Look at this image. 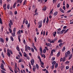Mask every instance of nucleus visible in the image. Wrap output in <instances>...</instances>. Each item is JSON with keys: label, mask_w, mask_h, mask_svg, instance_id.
Returning <instances> with one entry per match:
<instances>
[{"label": "nucleus", "mask_w": 73, "mask_h": 73, "mask_svg": "<svg viewBox=\"0 0 73 73\" xmlns=\"http://www.w3.org/2000/svg\"><path fill=\"white\" fill-rule=\"evenodd\" d=\"M56 32H54V33L53 34V36H54V37H55L56 36Z\"/></svg>", "instance_id": "36"}, {"label": "nucleus", "mask_w": 73, "mask_h": 73, "mask_svg": "<svg viewBox=\"0 0 73 73\" xmlns=\"http://www.w3.org/2000/svg\"><path fill=\"white\" fill-rule=\"evenodd\" d=\"M27 48L28 49V50H31V47H30L28 46H27Z\"/></svg>", "instance_id": "64"}, {"label": "nucleus", "mask_w": 73, "mask_h": 73, "mask_svg": "<svg viewBox=\"0 0 73 73\" xmlns=\"http://www.w3.org/2000/svg\"><path fill=\"white\" fill-rule=\"evenodd\" d=\"M33 47L35 50L36 51H37V49L36 48V47L35 46H33Z\"/></svg>", "instance_id": "45"}, {"label": "nucleus", "mask_w": 73, "mask_h": 73, "mask_svg": "<svg viewBox=\"0 0 73 73\" xmlns=\"http://www.w3.org/2000/svg\"><path fill=\"white\" fill-rule=\"evenodd\" d=\"M57 40V38H54V39L53 40V41H54V42H55V41H56V40Z\"/></svg>", "instance_id": "49"}, {"label": "nucleus", "mask_w": 73, "mask_h": 73, "mask_svg": "<svg viewBox=\"0 0 73 73\" xmlns=\"http://www.w3.org/2000/svg\"><path fill=\"white\" fill-rule=\"evenodd\" d=\"M26 3V0H25L23 2V5H25V4Z\"/></svg>", "instance_id": "58"}, {"label": "nucleus", "mask_w": 73, "mask_h": 73, "mask_svg": "<svg viewBox=\"0 0 73 73\" xmlns=\"http://www.w3.org/2000/svg\"><path fill=\"white\" fill-rule=\"evenodd\" d=\"M66 8H68L69 7V4H68V3H67L66 5Z\"/></svg>", "instance_id": "50"}, {"label": "nucleus", "mask_w": 73, "mask_h": 73, "mask_svg": "<svg viewBox=\"0 0 73 73\" xmlns=\"http://www.w3.org/2000/svg\"><path fill=\"white\" fill-rule=\"evenodd\" d=\"M26 57V58H27L28 60H30V58H29V56H28V55L27 56H26V57Z\"/></svg>", "instance_id": "55"}, {"label": "nucleus", "mask_w": 73, "mask_h": 73, "mask_svg": "<svg viewBox=\"0 0 73 73\" xmlns=\"http://www.w3.org/2000/svg\"><path fill=\"white\" fill-rule=\"evenodd\" d=\"M16 49L17 50H18V51H20V48H19V47L17 46L16 47Z\"/></svg>", "instance_id": "35"}, {"label": "nucleus", "mask_w": 73, "mask_h": 73, "mask_svg": "<svg viewBox=\"0 0 73 73\" xmlns=\"http://www.w3.org/2000/svg\"><path fill=\"white\" fill-rule=\"evenodd\" d=\"M0 24H3V23H2V20H1V18L0 17Z\"/></svg>", "instance_id": "46"}, {"label": "nucleus", "mask_w": 73, "mask_h": 73, "mask_svg": "<svg viewBox=\"0 0 73 73\" xmlns=\"http://www.w3.org/2000/svg\"><path fill=\"white\" fill-rule=\"evenodd\" d=\"M66 57H65H65H63V62H65V61H66Z\"/></svg>", "instance_id": "19"}, {"label": "nucleus", "mask_w": 73, "mask_h": 73, "mask_svg": "<svg viewBox=\"0 0 73 73\" xmlns=\"http://www.w3.org/2000/svg\"><path fill=\"white\" fill-rule=\"evenodd\" d=\"M1 72H2V73H6V72L3 70H1Z\"/></svg>", "instance_id": "61"}, {"label": "nucleus", "mask_w": 73, "mask_h": 73, "mask_svg": "<svg viewBox=\"0 0 73 73\" xmlns=\"http://www.w3.org/2000/svg\"><path fill=\"white\" fill-rule=\"evenodd\" d=\"M53 9H52L51 11H50V14H52L53 13Z\"/></svg>", "instance_id": "54"}, {"label": "nucleus", "mask_w": 73, "mask_h": 73, "mask_svg": "<svg viewBox=\"0 0 73 73\" xmlns=\"http://www.w3.org/2000/svg\"><path fill=\"white\" fill-rule=\"evenodd\" d=\"M47 46H49V47H51L52 46V44L49 43H48L47 44Z\"/></svg>", "instance_id": "27"}, {"label": "nucleus", "mask_w": 73, "mask_h": 73, "mask_svg": "<svg viewBox=\"0 0 73 73\" xmlns=\"http://www.w3.org/2000/svg\"><path fill=\"white\" fill-rule=\"evenodd\" d=\"M46 49H44L43 51V53H46Z\"/></svg>", "instance_id": "39"}, {"label": "nucleus", "mask_w": 73, "mask_h": 73, "mask_svg": "<svg viewBox=\"0 0 73 73\" xmlns=\"http://www.w3.org/2000/svg\"><path fill=\"white\" fill-rule=\"evenodd\" d=\"M48 41L50 42V43H51V40L50 38L48 39Z\"/></svg>", "instance_id": "47"}, {"label": "nucleus", "mask_w": 73, "mask_h": 73, "mask_svg": "<svg viewBox=\"0 0 73 73\" xmlns=\"http://www.w3.org/2000/svg\"><path fill=\"white\" fill-rule=\"evenodd\" d=\"M0 42H3V43H4V39L3 38H0Z\"/></svg>", "instance_id": "9"}, {"label": "nucleus", "mask_w": 73, "mask_h": 73, "mask_svg": "<svg viewBox=\"0 0 73 73\" xmlns=\"http://www.w3.org/2000/svg\"><path fill=\"white\" fill-rule=\"evenodd\" d=\"M7 55L9 57H11V53H9V48L7 49Z\"/></svg>", "instance_id": "4"}, {"label": "nucleus", "mask_w": 73, "mask_h": 73, "mask_svg": "<svg viewBox=\"0 0 73 73\" xmlns=\"http://www.w3.org/2000/svg\"><path fill=\"white\" fill-rule=\"evenodd\" d=\"M21 32V30H19V31H18L17 32V35H19H19H20L21 34V33L20 32Z\"/></svg>", "instance_id": "28"}, {"label": "nucleus", "mask_w": 73, "mask_h": 73, "mask_svg": "<svg viewBox=\"0 0 73 73\" xmlns=\"http://www.w3.org/2000/svg\"><path fill=\"white\" fill-rule=\"evenodd\" d=\"M1 68H4V64L1 63Z\"/></svg>", "instance_id": "52"}, {"label": "nucleus", "mask_w": 73, "mask_h": 73, "mask_svg": "<svg viewBox=\"0 0 73 73\" xmlns=\"http://www.w3.org/2000/svg\"><path fill=\"white\" fill-rule=\"evenodd\" d=\"M13 33H16V28L15 27L13 29Z\"/></svg>", "instance_id": "30"}, {"label": "nucleus", "mask_w": 73, "mask_h": 73, "mask_svg": "<svg viewBox=\"0 0 73 73\" xmlns=\"http://www.w3.org/2000/svg\"><path fill=\"white\" fill-rule=\"evenodd\" d=\"M6 6H7V4H5V5H3L4 9L5 11H6V9H7V7H6Z\"/></svg>", "instance_id": "10"}, {"label": "nucleus", "mask_w": 73, "mask_h": 73, "mask_svg": "<svg viewBox=\"0 0 73 73\" xmlns=\"http://www.w3.org/2000/svg\"><path fill=\"white\" fill-rule=\"evenodd\" d=\"M16 2H15L13 6V8H16Z\"/></svg>", "instance_id": "12"}, {"label": "nucleus", "mask_w": 73, "mask_h": 73, "mask_svg": "<svg viewBox=\"0 0 73 73\" xmlns=\"http://www.w3.org/2000/svg\"><path fill=\"white\" fill-rule=\"evenodd\" d=\"M44 11H46V7H44V8L42 9Z\"/></svg>", "instance_id": "43"}, {"label": "nucleus", "mask_w": 73, "mask_h": 73, "mask_svg": "<svg viewBox=\"0 0 73 73\" xmlns=\"http://www.w3.org/2000/svg\"><path fill=\"white\" fill-rule=\"evenodd\" d=\"M62 40L61 39H60L58 41V42H62Z\"/></svg>", "instance_id": "38"}, {"label": "nucleus", "mask_w": 73, "mask_h": 73, "mask_svg": "<svg viewBox=\"0 0 73 73\" xmlns=\"http://www.w3.org/2000/svg\"><path fill=\"white\" fill-rule=\"evenodd\" d=\"M25 23L26 24V25H27V24H28V21L27 20H26Z\"/></svg>", "instance_id": "57"}, {"label": "nucleus", "mask_w": 73, "mask_h": 73, "mask_svg": "<svg viewBox=\"0 0 73 73\" xmlns=\"http://www.w3.org/2000/svg\"><path fill=\"white\" fill-rule=\"evenodd\" d=\"M40 54L41 56L42 57H43V54H42V51H41Z\"/></svg>", "instance_id": "48"}, {"label": "nucleus", "mask_w": 73, "mask_h": 73, "mask_svg": "<svg viewBox=\"0 0 73 73\" xmlns=\"http://www.w3.org/2000/svg\"><path fill=\"white\" fill-rule=\"evenodd\" d=\"M19 54L20 56H21V57H22V54H21V52H19Z\"/></svg>", "instance_id": "62"}, {"label": "nucleus", "mask_w": 73, "mask_h": 73, "mask_svg": "<svg viewBox=\"0 0 73 73\" xmlns=\"http://www.w3.org/2000/svg\"><path fill=\"white\" fill-rule=\"evenodd\" d=\"M60 55V51H58V53L57 54V57H59Z\"/></svg>", "instance_id": "18"}, {"label": "nucleus", "mask_w": 73, "mask_h": 73, "mask_svg": "<svg viewBox=\"0 0 73 73\" xmlns=\"http://www.w3.org/2000/svg\"><path fill=\"white\" fill-rule=\"evenodd\" d=\"M55 52V50L54 49L52 50H51L50 55L51 56H52L53 54V52Z\"/></svg>", "instance_id": "7"}, {"label": "nucleus", "mask_w": 73, "mask_h": 73, "mask_svg": "<svg viewBox=\"0 0 73 73\" xmlns=\"http://www.w3.org/2000/svg\"><path fill=\"white\" fill-rule=\"evenodd\" d=\"M56 63V62L55 61H53L52 63V64L53 65H54Z\"/></svg>", "instance_id": "22"}, {"label": "nucleus", "mask_w": 73, "mask_h": 73, "mask_svg": "<svg viewBox=\"0 0 73 73\" xmlns=\"http://www.w3.org/2000/svg\"><path fill=\"white\" fill-rule=\"evenodd\" d=\"M9 52L10 53H11V54H13V52H12V50H9Z\"/></svg>", "instance_id": "37"}, {"label": "nucleus", "mask_w": 73, "mask_h": 73, "mask_svg": "<svg viewBox=\"0 0 73 73\" xmlns=\"http://www.w3.org/2000/svg\"><path fill=\"white\" fill-rule=\"evenodd\" d=\"M15 70H16V69H17V63H15Z\"/></svg>", "instance_id": "16"}, {"label": "nucleus", "mask_w": 73, "mask_h": 73, "mask_svg": "<svg viewBox=\"0 0 73 73\" xmlns=\"http://www.w3.org/2000/svg\"><path fill=\"white\" fill-rule=\"evenodd\" d=\"M23 0H17V3H19L20 4H21Z\"/></svg>", "instance_id": "8"}, {"label": "nucleus", "mask_w": 73, "mask_h": 73, "mask_svg": "<svg viewBox=\"0 0 73 73\" xmlns=\"http://www.w3.org/2000/svg\"><path fill=\"white\" fill-rule=\"evenodd\" d=\"M31 64L32 65H34V63H35V60L33 59H32L31 60Z\"/></svg>", "instance_id": "6"}, {"label": "nucleus", "mask_w": 73, "mask_h": 73, "mask_svg": "<svg viewBox=\"0 0 73 73\" xmlns=\"http://www.w3.org/2000/svg\"><path fill=\"white\" fill-rule=\"evenodd\" d=\"M31 50L32 52H35V50H34V49L33 48H31Z\"/></svg>", "instance_id": "44"}, {"label": "nucleus", "mask_w": 73, "mask_h": 73, "mask_svg": "<svg viewBox=\"0 0 73 73\" xmlns=\"http://www.w3.org/2000/svg\"><path fill=\"white\" fill-rule=\"evenodd\" d=\"M72 56H73V55L72 54H71L69 57V58H68L69 60H70V59H71V58H72Z\"/></svg>", "instance_id": "17"}, {"label": "nucleus", "mask_w": 73, "mask_h": 73, "mask_svg": "<svg viewBox=\"0 0 73 73\" xmlns=\"http://www.w3.org/2000/svg\"><path fill=\"white\" fill-rule=\"evenodd\" d=\"M70 50L68 51L67 52H66L65 54V56L66 57H68V55H69L70 54Z\"/></svg>", "instance_id": "5"}, {"label": "nucleus", "mask_w": 73, "mask_h": 73, "mask_svg": "<svg viewBox=\"0 0 73 73\" xmlns=\"http://www.w3.org/2000/svg\"><path fill=\"white\" fill-rule=\"evenodd\" d=\"M40 62L41 65H44V62H42L41 60H40Z\"/></svg>", "instance_id": "26"}, {"label": "nucleus", "mask_w": 73, "mask_h": 73, "mask_svg": "<svg viewBox=\"0 0 73 73\" xmlns=\"http://www.w3.org/2000/svg\"><path fill=\"white\" fill-rule=\"evenodd\" d=\"M38 59H39V61H41V58H40V56H38Z\"/></svg>", "instance_id": "41"}, {"label": "nucleus", "mask_w": 73, "mask_h": 73, "mask_svg": "<svg viewBox=\"0 0 73 73\" xmlns=\"http://www.w3.org/2000/svg\"><path fill=\"white\" fill-rule=\"evenodd\" d=\"M49 21V18L48 17H47V19H46V23H48V22Z\"/></svg>", "instance_id": "23"}, {"label": "nucleus", "mask_w": 73, "mask_h": 73, "mask_svg": "<svg viewBox=\"0 0 73 73\" xmlns=\"http://www.w3.org/2000/svg\"><path fill=\"white\" fill-rule=\"evenodd\" d=\"M21 37V35H18V39L19 40V42H20V41H21V40H20V37Z\"/></svg>", "instance_id": "11"}, {"label": "nucleus", "mask_w": 73, "mask_h": 73, "mask_svg": "<svg viewBox=\"0 0 73 73\" xmlns=\"http://www.w3.org/2000/svg\"><path fill=\"white\" fill-rule=\"evenodd\" d=\"M25 51L26 52H27L28 51V46H27V45H26L25 46Z\"/></svg>", "instance_id": "15"}, {"label": "nucleus", "mask_w": 73, "mask_h": 73, "mask_svg": "<svg viewBox=\"0 0 73 73\" xmlns=\"http://www.w3.org/2000/svg\"><path fill=\"white\" fill-rule=\"evenodd\" d=\"M10 38L11 39V40L12 41H14L13 37V36H10Z\"/></svg>", "instance_id": "21"}, {"label": "nucleus", "mask_w": 73, "mask_h": 73, "mask_svg": "<svg viewBox=\"0 0 73 73\" xmlns=\"http://www.w3.org/2000/svg\"><path fill=\"white\" fill-rule=\"evenodd\" d=\"M43 36H45V31H43Z\"/></svg>", "instance_id": "60"}, {"label": "nucleus", "mask_w": 73, "mask_h": 73, "mask_svg": "<svg viewBox=\"0 0 73 73\" xmlns=\"http://www.w3.org/2000/svg\"><path fill=\"white\" fill-rule=\"evenodd\" d=\"M51 60L52 61H53L54 60H55V58L54 57H53L51 58Z\"/></svg>", "instance_id": "59"}, {"label": "nucleus", "mask_w": 73, "mask_h": 73, "mask_svg": "<svg viewBox=\"0 0 73 73\" xmlns=\"http://www.w3.org/2000/svg\"><path fill=\"white\" fill-rule=\"evenodd\" d=\"M1 55L2 56L3 58H4V53L3 52H1Z\"/></svg>", "instance_id": "33"}, {"label": "nucleus", "mask_w": 73, "mask_h": 73, "mask_svg": "<svg viewBox=\"0 0 73 73\" xmlns=\"http://www.w3.org/2000/svg\"><path fill=\"white\" fill-rule=\"evenodd\" d=\"M65 49H66L65 47L64 46L62 50V52H64L65 51Z\"/></svg>", "instance_id": "24"}, {"label": "nucleus", "mask_w": 73, "mask_h": 73, "mask_svg": "<svg viewBox=\"0 0 73 73\" xmlns=\"http://www.w3.org/2000/svg\"><path fill=\"white\" fill-rule=\"evenodd\" d=\"M66 30V29H63L62 31H59V32H57V33L58 34H60V35H62V34H63L64 32H65Z\"/></svg>", "instance_id": "2"}, {"label": "nucleus", "mask_w": 73, "mask_h": 73, "mask_svg": "<svg viewBox=\"0 0 73 73\" xmlns=\"http://www.w3.org/2000/svg\"><path fill=\"white\" fill-rule=\"evenodd\" d=\"M9 26L10 28H11V25H13V21L11 19L9 21Z\"/></svg>", "instance_id": "1"}, {"label": "nucleus", "mask_w": 73, "mask_h": 73, "mask_svg": "<svg viewBox=\"0 0 73 73\" xmlns=\"http://www.w3.org/2000/svg\"><path fill=\"white\" fill-rule=\"evenodd\" d=\"M39 50L40 52H42V48L40 47L39 49Z\"/></svg>", "instance_id": "56"}, {"label": "nucleus", "mask_w": 73, "mask_h": 73, "mask_svg": "<svg viewBox=\"0 0 73 73\" xmlns=\"http://www.w3.org/2000/svg\"><path fill=\"white\" fill-rule=\"evenodd\" d=\"M62 45V43H60L59 44V46H60V47H61Z\"/></svg>", "instance_id": "51"}, {"label": "nucleus", "mask_w": 73, "mask_h": 73, "mask_svg": "<svg viewBox=\"0 0 73 73\" xmlns=\"http://www.w3.org/2000/svg\"><path fill=\"white\" fill-rule=\"evenodd\" d=\"M9 32H10V33H11L12 32V30H11V29L9 28Z\"/></svg>", "instance_id": "40"}, {"label": "nucleus", "mask_w": 73, "mask_h": 73, "mask_svg": "<svg viewBox=\"0 0 73 73\" xmlns=\"http://www.w3.org/2000/svg\"><path fill=\"white\" fill-rule=\"evenodd\" d=\"M58 13V12L57 11H56L55 12L54 14H53V15L54 16H57V14Z\"/></svg>", "instance_id": "14"}, {"label": "nucleus", "mask_w": 73, "mask_h": 73, "mask_svg": "<svg viewBox=\"0 0 73 73\" xmlns=\"http://www.w3.org/2000/svg\"><path fill=\"white\" fill-rule=\"evenodd\" d=\"M30 23H29L27 25V27L28 28H29L30 27Z\"/></svg>", "instance_id": "53"}, {"label": "nucleus", "mask_w": 73, "mask_h": 73, "mask_svg": "<svg viewBox=\"0 0 73 73\" xmlns=\"http://www.w3.org/2000/svg\"><path fill=\"white\" fill-rule=\"evenodd\" d=\"M60 11L61 12H62V13H64V10H62L61 9H60Z\"/></svg>", "instance_id": "25"}, {"label": "nucleus", "mask_w": 73, "mask_h": 73, "mask_svg": "<svg viewBox=\"0 0 73 73\" xmlns=\"http://www.w3.org/2000/svg\"><path fill=\"white\" fill-rule=\"evenodd\" d=\"M69 30V29H67L64 33V34H65V33H67V32H68V31Z\"/></svg>", "instance_id": "42"}, {"label": "nucleus", "mask_w": 73, "mask_h": 73, "mask_svg": "<svg viewBox=\"0 0 73 73\" xmlns=\"http://www.w3.org/2000/svg\"><path fill=\"white\" fill-rule=\"evenodd\" d=\"M69 63V62L68 61L66 62L65 64H68Z\"/></svg>", "instance_id": "63"}, {"label": "nucleus", "mask_w": 73, "mask_h": 73, "mask_svg": "<svg viewBox=\"0 0 73 73\" xmlns=\"http://www.w3.org/2000/svg\"><path fill=\"white\" fill-rule=\"evenodd\" d=\"M26 20H26V19H25V18H24L23 23V24H25V21H26Z\"/></svg>", "instance_id": "20"}, {"label": "nucleus", "mask_w": 73, "mask_h": 73, "mask_svg": "<svg viewBox=\"0 0 73 73\" xmlns=\"http://www.w3.org/2000/svg\"><path fill=\"white\" fill-rule=\"evenodd\" d=\"M58 67V63H56L55 64V68H57Z\"/></svg>", "instance_id": "31"}, {"label": "nucleus", "mask_w": 73, "mask_h": 73, "mask_svg": "<svg viewBox=\"0 0 73 73\" xmlns=\"http://www.w3.org/2000/svg\"><path fill=\"white\" fill-rule=\"evenodd\" d=\"M15 33H11V35L12 36H13V37H15Z\"/></svg>", "instance_id": "32"}, {"label": "nucleus", "mask_w": 73, "mask_h": 73, "mask_svg": "<svg viewBox=\"0 0 73 73\" xmlns=\"http://www.w3.org/2000/svg\"><path fill=\"white\" fill-rule=\"evenodd\" d=\"M23 55L25 57H27V54H26V52H24L23 54Z\"/></svg>", "instance_id": "29"}, {"label": "nucleus", "mask_w": 73, "mask_h": 73, "mask_svg": "<svg viewBox=\"0 0 73 73\" xmlns=\"http://www.w3.org/2000/svg\"><path fill=\"white\" fill-rule=\"evenodd\" d=\"M42 21H41L39 22L38 23V25H39V26L38 27V28H40L41 27H42Z\"/></svg>", "instance_id": "3"}, {"label": "nucleus", "mask_w": 73, "mask_h": 73, "mask_svg": "<svg viewBox=\"0 0 73 73\" xmlns=\"http://www.w3.org/2000/svg\"><path fill=\"white\" fill-rule=\"evenodd\" d=\"M7 9H9L10 8V5H8L7 6Z\"/></svg>", "instance_id": "34"}, {"label": "nucleus", "mask_w": 73, "mask_h": 73, "mask_svg": "<svg viewBox=\"0 0 73 73\" xmlns=\"http://www.w3.org/2000/svg\"><path fill=\"white\" fill-rule=\"evenodd\" d=\"M36 68L37 70H38L39 69V66H38V65L37 64H36Z\"/></svg>", "instance_id": "13"}]
</instances>
